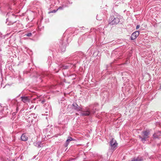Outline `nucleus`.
Here are the masks:
<instances>
[{
    "mask_svg": "<svg viewBox=\"0 0 161 161\" xmlns=\"http://www.w3.org/2000/svg\"><path fill=\"white\" fill-rule=\"evenodd\" d=\"M150 134V132L149 130L143 131L141 132V135L139 136V137L141 139V141L144 143L147 139L149 138Z\"/></svg>",
    "mask_w": 161,
    "mask_h": 161,
    "instance_id": "nucleus-1",
    "label": "nucleus"
},
{
    "mask_svg": "<svg viewBox=\"0 0 161 161\" xmlns=\"http://www.w3.org/2000/svg\"><path fill=\"white\" fill-rule=\"evenodd\" d=\"M6 17L7 18L6 19V23H8V21L11 24H13V23L16 22L15 21L13 20V19L15 18L16 16L14 14V13H12V12H8L6 15Z\"/></svg>",
    "mask_w": 161,
    "mask_h": 161,
    "instance_id": "nucleus-2",
    "label": "nucleus"
},
{
    "mask_svg": "<svg viewBox=\"0 0 161 161\" xmlns=\"http://www.w3.org/2000/svg\"><path fill=\"white\" fill-rule=\"evenodd\" d=\"M110 147L109 149V151L113 152L116 148L117 143L116 141L114 138L112 139L110 142Z\"/></svg>",
    "mask_w": 161,
    "mask_h": 161,
    "instance_id": "nucleus-3",
    "label": "nucleus"
},
{
    "mask_svg": "<svg viewBox=\"0 0 161 161\" xmlns=\"http://www.w3.org/2000/svg\"><path fill=\"white\" fill-rule=\"evenodd\" d=\"M109 24L111 25H116L119 22V18L114 16H111L109 19Z\"/></svg>",
    "mask_w": 161,
    "mask_h": 161,
    "instance_id": "nucleus-4",
    "label": "nucleus"
},
{
    "mask_svg": "<svg viewBox=\"0 0 161 161\" xmlns=\"http://www.w3.org/2000/svg\"><path fill=\"white\" fill-rule=\"evenodd\" d=\"M90 108H88L86 109V111H82V112H81L80 114L82 116H89L91 114L90 112Z\"/></svg>",
    "mask_w": 161,
    "mask_h": 161,
    "instance_id": "nucleus-5",
    "label": "nucleus"
},
{
    "mask_svg": "<svg viewBox=\"0 0 161 161\" xmlns=\"http://www.w3.org/2000/svg\"><path fill=\"white\" fill-rule=\"evenodd\" d=\"M139 34V32L138 31H136L134 32L131 35L130 37L131 40L135 39L138 36Z\"/></svg>",
    "mask_w": 161,
    "mask_h": 161,
    "instance_id": "nucleus-6",
    "label": "nucleus"
},
{
    "mask_svg": "<svg viewBox=\"0 0 161 161\" xmlns=\"http://www.w3.org/2000/svg\"><path fill=\"white\" fill-rule=\"evenodd\" d=\"M66 47V43L63 42H62L61 45L60 46V50L61 52H64L65 51Z\"/></svg>",
    "mask_w": 161,
    "mask_h": 161,
    "instance_id": "nucleus-7",
    "label": "nucleus"
},
{
    "mask_svg": "<svg viewBox=\"0 0 161 161\" xmlns=\"http://www.w3.org/2000/svg\"><path fill=\"white\" fill-rule=\"evenodd\" d=\"M21 100L25 103L29 102L30 99L29 97L27 96H23L20 97Z\"/></svg>",
    "mask_w": 161,
    "mask_h": 161,
    "instance_id": "nucleus-8",
    "label": "nucleus"
},
{
    "mask_svg": "<svg viewBox=\"0 0 161 161\" xmlns=\"http://www.w3.org/2000/svg\"><path fill=\"white\" fill-rule=\"evenodd\" d=\"M161 136V131H158L155 132L153 135L154 138H159L160 136Z\"/></svg>",
    "mask_w": 161,
    "mask_h": 161,
    "instance_id": "nucleus-9",
    "label": "nucleus"
},
{
    "mask_svg": "<svg viewBox=\"0 0 161 161\" xmlns=\"http://www.w3.org/2000/svg\"><path fill=\"white\" fill-rule=\"evenodd\" d=\"M73 107L76 110L78 111L80 110L82 111L81 108H80V106H79L78 104L76 103H74L73 104Z\"/></svg>",
    "mask_w": 161,
    "mask_h": 161,
    "instance_id": "nucleus-10",
    "label": "nucleus"
},
{
    "mask_svg": "<svg viewBox=\"0 0 161 161\" xmlns=\"http://www.w3.org/2000/svg\"><path fill=\"white\" fill-rule=\"evenodd\" d=\"M29 117L28 118V119L29 121H30L31 120L30 119V118H31V122H32L33 120H34V119H33V118L34 119H36L37 118V116L35 114H34V113L31 114H30L29 115Z\"/></svg>",
    "mask_w": 161,
    "mask_h": 161,
    "instance_id": "nucleus-11",
    "label": "nucleus"
},
{
    "mask_svg": "<svg viewBox=\"0 0 161 161\" xmlns=\"http://www.w3.org/2000/svg\"><path fill=\"white\" fill-rule=\"evenodd\" d=\"M21 139L22 141H26L28 139V137L25 133L23 134L21 136Z\"/></svg>",
    "mask_w": 161,
    "mask_h": 161,
    "instance_id": "nucleus-12",
    "label": "nucleus"
},
{
    "mask_svg": "<svg viewBox=\"0 0 161 161\" xmlns=\"http://www.w3.org/2000/svg\"><path fill=\"white\" fill-rule=\"evenodd\" d=\"M74 140L70 137H68V138L66 141V146H67L69 142L71 141H74Z\"/></svg>",
    "mask_w": 161,
    "mask_h": 161,
    "instance_id": "nucleus-13",
    "label": "nucleus"
},
{
    "mask_svg": "<svg viewBox=\"0 0 161 161\" xmlns=\"http://www.w3.org/2000/svg\"><path fill=\"white\" fill-rule=\"evenodd\" d=\"M97 110V109L96 106L94 107L92 109H90V112L91 114H94Z\"/></svg>",
    "mask_w": 161,
    "mask_h": 161,
    "instance_id": "nucleus-14",
    "label": "nucleus"
},
{
    "mask_svg": "<svg viewBox=\"0 0 161 161\" xmlns=\"http://www.w3.org/2000/svg\"><path fill=\"white\" fill-rule=\"evenodd\" d=\"M70 64H69L68 65H62L60 66V68H62L63 69H66L68 68L70 66Z\"/></svg>",
    "mask_w": 161,
    "mask_h": 161,
    "instance_id": "nucleus-15",
    "label": "nucleus"
},
{
    "mask_svg": "<svg viewBox=\"0 0 161 161\" xmlns=\"http://www.w3.org/2000/svg\"><path fill=\"white\" fill-rule=\"evenodd\" d=\"M11 103L13 104L16 105V106H18L19 103L17 102V101L16 99H14L11 101Z\"/></svg>",
    "mask_w": 161,
    "mask_h": 161,
    "instance_id": "nucleus-16",
    "label": "nucleus"
},
{
    "mask_svg": "<svg viewBox=\"0 0 161 161\" xmlns=\"http://www.w3.org/2000/svg\"><path fill=\"white\" fill-rule=\"evenodd\" d=\"M84 55V54L81 52H79L77 53V55L81 58H83Z\"/></svg>",
    "mask_w": 161,
    "mask_h": 161,
    "instance_id": "nucleus-17",
    "label": "nucleus"
},
{
    "mask_svg": "<svg viewBox=\"0 0 161 161\" xmlns=\"http://www.w3.org/2000/svg\"><path fill=\"white\" fill-rule=\"evenodd\" d=\"M142 160L141 159L139 158H134L131 160V161H141Z\"/></svg>",
    "mask_w": 161,
    "mask_h": 161,
    "instance_id": "nucleus-18",
    "label": "nucleus"
},
{
    "mask_svg": "<svg viewBox=\"0 0 161 161\" xmlns=\"http://www.w3.org/2000/svg\"><path fill=\"white\" fill-rule=\"evenodd\" d=\"M36 146H37L38 147H41V144L40 143H35V145Z\"/></svg>",
    "mask_w": 161,
    "mask_h": 161,
    "instance_id": "nucleus-19",
    "label": "nucleus"
},
{
    "mask_svg": "<svg viewBox=\"0 0 161 161\" xmlns=\"http://www.w3.org/2000/svg\"><path fill=\"white\" fill-rule=\"evenodd\" d=\"M25 35L28 36L30 37L32 35V33H28L25 34Z\"/></svg>",
    "mask_w": 161,
    "mask_h": 161,
    "instance_id": "nucleus-20",
    "label": "nucleus"
},
{
    "mask_svg": "<svg viewBox=\"0 0 161 161\" xmlns=\"http://www.w3.org/2000/svg\"><path fill=\"white\" fill-rule=\"evenodd\" d=\"M63 8V7H59L57 9V10L58 9H62Z\"/></svg>",
    "mask_w": 161,
    "mask_h": 161,
    "instance_id": "nucleus-21",
    "label": "nucleus"
},
{
    "mask_svg": "<svg viewBox=\"0 0 161 161\" xmlns=\"http://www.w3.org/2000/svg\"><path fill=\"white\" fill-rule=\"evenodd\" d=\"M140 25H137L136 26V29H138L140 28Z\"/></svg>",
    "mask_w": 161,
    "mask_h": 161,
    "instance_id": "nucleus-22",
    "label": "nucleus"
},
{
    "mask_svg": "<svg viewBox=\"0 0 161 161\" xmlns=\"http://www.w3.org/2000/svg\"><path fill=\"white\" fill-rule=\"evenodd\" d=\"M45 101V100L44 99L41 101V103L42 104H43Z\"/></svg>",
    "mask_w": 161,
    "mask_h": 161,
    "instance_id": "nucleus-23",
    "label": "nucleus"
},
{
    "mask_svg": "<svg viewBox=\"0 0 161 161\" xmlns=\"http://www.w3.org/2000/svg\"><path fill=\"white\" fill-rule=\"evenodd\" d=\"M17 106V107H16V112H17L18 110V106Z\"/></svg>",
    "mask_w": 161,
    "mask_h": 161,
    "instance_id": "nucleus-24",
    "label": "nucleus"
},
{
    "mask_svg": "<svg viewBox=\"0 0 161 161\" xmlns=\"http://www.w3.org/2000/svg\"><path fill=\"white\" fill-rule=\"evenodd\" d=\"M57 11V10H54L52 11V13H55Z\"/></svg>",
    "mask_w": 161,
    "mask_h": 161,
    "instance_id": "nucleus-25",
    "label": "nucleus"
},
{
    "mask_svg": "<svg viewBox=\"0 0 161 161\" xmlns=\"http://www.w3.org/2000/svg\"><path fill=\"white\" fill-rule=\"evenodd\" d=\"M13 114H15V113H13Z\"/></svg>",
    "mask_w": 161,
    "mask_h": 161,
    "instance_id": "nucleus-26",
    "label": "nucleus"
},
{
    "mask_svg": "<svg viewBox=\"0 0 161 161\" xmlns=\"http://www.w3.org/2000/svg\"><path fill=\"white\" fill-rule=\"evenodd\" d=\"M0 105L1 106V104H0Z\"/></svg>",
    "mask_w": 161,
    "mask_h": 161,
    "instance_id": "nucleus-27",
    "label": "nucleus"
}]
</instances>
